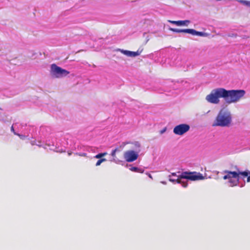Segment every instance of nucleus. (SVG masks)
Wrapping results in <instances>:
<instances>
[{"label": "nucleus", "instance_id": "f257e3e1", "mask_svg": "<svg viewBox=\"0 0 250 250\" xmlns=\"http://www.w3.org/2000/svg\"><path fill=\"white\" fill-rule=\"evenodd\" d=\"M223 173L226 174L223 177L224 180H229L230 187L236 186L239 181L240 176H242L243 178L248 177L247 182H250V172L249 171H240L238 168L235 171H231L229 170H224Z\"/></svg>", "mask_w": 250, "mask_h": 250}, {"label": "nucleus", "instance_id": "f03ea898", "mask_svg": "<svg viewBox=\"0 0 250 250\" xmlns=\"http://www.w3.org/2000/svg\"><path fill=\"white\" fill-rule=\"evenodd\" d=\"M227 90L224 88H218L211 91L210 93L208 95L206 100L211 104H217L219 103V98H223L227 100Z\"/></svg>", "mask_w": 250, "mask_h": 250}, {"label": "nucleus", "instance_id": "7ed1b4c3", "mask_svg": "<svg viewBox=\"0 0 250 250\" xmlns=\"http://www.w3.org/2000/svg\"><path fill=\"white\" fill-rule=\"evenodd\" d=\"M231 122L229 113L221 110L217 116L213 126H229Z\"/></svg>", "mask_w": 250, "mask_h": 250}, {"label": "nucleus", "instance_id": "20e7f679", "mask_svg": "<svg viewBox=\"0 0 250 250\" xmlns=\"http://www.w3.org/2000/svg\"><path fill=\"white\" fill-rule=\"evenodd\" d=\"M182 179H185L192 181H199L204 180L205 177L202 174L196 171H184L182 172L181 174L178 176V178L175 180L177 183L181 184L182 182Z\"/></svg>", "mask_w": 250, "mask_h": 250}, {"label": "nucleus", "instance_id": "39448f33", "mask_svg": "<svg viewBox=\"0 0 250 250\" xmlns=\"http://www.w3.org/2000/svg\"><path fill=\"white\" fill-rule=\"evenodd\" d=\"M245 93V91L242 89L228 90L227 102L229 104L236 103L244 97Z\"/></svg>", "mask_w": 250, "mask_h": 250}, {"label": "nucleus", "instance_id": "423d86ee", "mask_svg": "<svg viewBox=\"0 0 250 250\" xmlns=\"http://www.w3.org/2000/svg\"><path fill=\"white\" fill-rule=\"evenodd\" d=\"M51 73L56 78H60L67 76L69 72L53 63L51 65Z\"/></svg>", "mask_w": 250, "mask_h": 250}, {"label": "nucleus", "instance_id": "0eeeda50", "mask_svg": "<svg viewBox=\"0 0 250 250\" xmlns=\"http://www.w3.org/2000/svg\"><path fill=\"white\" fill-rule=\"evenodd\" d=\"M190 129V126L188 124H183L177 125L173 129V133L178 135H182Z\"/></svg>", "mask_w": 250, "mask_h": 250}, {"label": "nucleus", "instance_id": "6e6552de", "mask_svg": "<svg viewBox=\"0 0 250 250\" xmlns=\"http://www.w3.org/2000/svg\"><path fill=\"white\" fill-rule=\"evenodd\" d=\"M138 156L137 152L131 150L126 151L124 154V158L127 162H132L136 160Z\"/></svg>", "mask_w": 250, "mask_h": 250}, {"label": "nucleus", "instance_id": "1a4fd4ad", "mask_svg": "<svg viewBox=\"0 0 250 250\" xmlns=\"http://www.w3.org/2000/svg\"><path fill=\"white\" fill-rule=\"evenodd\" d=\"M191 29H179L177 28H170L169 30L175 33H185L190 34Z\"/></svg>", "mask_w": 250, "mask_h": 250}, {"label": "nucleus", "instance_id": "9d476101", "mask_svg": "<svg viewBox=\"0 0 250 250\" xmlns=\"http://www.w3.org/2000/svg\"><path fill=\"white\" fill-rule=\"evenodd\" d=\"M190 34L192 35H196V36H203L204 35V33L202 32L197 31L193 29H190Z\"/></svg>", "mask_w": 250, "mask_h": 250}, {"label": "nucleus", "instance_id": "9b49d317", "mask_svg": "<svg viewBox=\"0 0 250 250\" xmlns=\"http://www.w3.org/2000/svg\"><path fill=\"white\" fill-rule=\"evenodd\" d=\"M189 22L188 20L178 21V26L188 25Z\"/></svg>", "mask_w": 250, "mask_h": 250}, {"label": "nucleus", "instance_id": "f8f14e48", "mask_svg": "<svg viewBox=\"0 0 250 250\" xmlns=\"http://www.w3.org/2000/svg\"><path fill=\"white\" fill-rule=\"evenodd\" d=\"M107 154V152L100 153L94 156V158L97 159L102 158V157L106 156Z\"/></svg>", "mask_w": 250, "mask_h": 250}, {"label": "nucleus", "instance_id": "ddd939ff", "mask_svg": "<svg viewBox=\"0 0 250 250\" xmlns=\"http://www.w3.org/2000/svg\"><path fill=\"white\" fill-rule=\"evenodd\" d=\"M119 51L122 53H123V54L127 56L130 57V54H131V51H130L125 50H123V49H119Z\"/></svg>", "mask_w": 250, "mask_h": 250}, {"label": "nucleus", "instance_id": "4468645a", "mask_svg": "<svg viewBox=\"0 0 250 250\" xmlns=\"http://www.w3.org/2000/svg\"><path fill=\"white\" fill-rule=\"evenodd\" d=\"M239 2L245 5H246L248 7H250V1L245 0H240Z\"/></svg>", "mask_w": 250, "mask_h": 250}, {"label": "nucleus", "instance_id": "2eb2a0df", "mask_svg": "<svg viewBox=\"0 0 250 250\" xmlns=\"http://www.w3.org/2000/svg\"><path fill=\"white\" fill-rule=\"evenodd\" d=\"M140 52H139L138 51H136V52L131 51L130 57H136V56H139L140 55Z\"/></svg>", "mask_w": 250, "mask_h": 250}, {"label": "nucleus", "instance_id": "dca6fc26", "mask_svg": "<svg viewBox=\"0 0 250 250\" xmlns=\"http://www.w3.org/2000/svg\"><path fill=\"white\" fill-rule=\"evenodd\" d=\"M118 148H115V149L113 150L111 152V155L115 160V158L116 157V152L117 151Z\"/></svg>", "mask_w": 250, "mask_h": 250}, {"label": "nucleus", "instance_id": "f3484780", "mask_svg": "<svg viewBox=\"0 0 250 250\" xmlns=\"http://www.w3.org/2000/svg\"><path fill=\"white\" fill-rule=\"evenodd\" d=\"M130 169L132 171H134V172H139V169L138 167H132L130 168Z\"/></svg>", "mask_w": 250, "mask_h": 250}, {"label": "nucleus", "instance_id": "a211bd4d", "mask_svg": "<svg viewBox=\"0 0 250 250\" xmlns=\"http://www.w3.org/2000/svg\"><path fill=\"white\" fill-rule=\"evenodd\" d=\"M181 184L182 187H183L184 188H187L188 186V184L187 182L182 181Z\"/></svg>", "mask_w": 250, "mask_h": 250}, {"label": "nucleus", "instance_id": "6ab92c4d", "mask_svg": "<svg viewBox=\"0 0 250 250\" xmlns=\"http://www.w3.org/2000/svg\"><path fill=\"white\" fill-rule=\"evenodd\" d=\"M168 21L169 22H170V23H171L172 24H175V25L178 26V21H170V20H169Z\"/></svg>", "mask_w": 250, "mask_h": 250}, {"label": "nucleus", "instance_id": "aec40b11", "mask_svg": "<svg viewBox=\"0 0 250 250\" xmlns=\"http://www.w3.org/2000/svg\"><path fill=\"white\" fill-rule=\"evenodd\" d=\"M11 131H12L14 133V134L17 135H18V136H20V134H17V133H16L15 132V130H14V129L13 126H11Z\"/></svg>", "mask_w": 250, "mask_h": 250}, {"label": "nucleus", "instance_id": "412c9836", "mask_svg": "<svg viewBox=\"0 0 250 250\" xmlns=\"http://www.w3.org/2000/svg\"><path fill=\"white\" fill-rule=\"evenodd\" d=\"M101 164H102V162L99 159V160H98V161L96 163V166H97V167L99 166Z\"/></svg>", "mask_w": 250, "mask_h": 250}, {"label": "nucleus", "instance_id": "4be33fe9", "mask_svg": "<svg viewBox=\"0 0 250 250\" xmlns=\"http://www.w3.org/2000/svg\"><path fill=\"white\" fill-rule=\"evenodd\" d=\"M100 161L102 162V163L105 162L106 161V159L105 158H100Z\"/></svg>", "mask_w": 250, "mask_h": 250}, {"label": "nucleus", "instance_id": "5701e85b", "mask_svg": "<svg viewBox=\"0 0 250 250\" xmlns=\"http://www.w3.org/2000/svg\"><path fill=\"white\" fill-rule=\"evenodd\" d=\"M78 154L79 156H86V153H82V154Z\"/></svg>", "mask_w": 250, "mask_h": 250}, {"label": "nucleus", "instance_id": "b1692460", "mask_svg": "<svg viewBox=\"0 0 250 250\" xmlns=\"http://www.w3.org/2000/svg\"><path fill=\"white\" fill-rule=\"evenodd\" d=\"M175 180L176 179H169V181L172 182H176Z\"/></svg>", "mask_w": 250, "mask_h": 250}, {"label": "nucleus", "instance_id": "393cba45", "mask_svg": "<svg viewBox=\"0 0 250 250\" xmlns=\"http://www.w3.org/2000/svg\"><path fill=\"white\" fill-rule=\"evenodd\" d=\"M171 175L174 176H176V173H174V172L172 173H171Z\"/></svg>", "mask_w": 250, "mask_h": 250}, {"label": "nucleus", "instance_id": "a878e982", "mask_svg": "<svg viewBox=\"0 0 250 250\" xmlns=\"http://www.w3.org/2000/svg\"><path fill=\"white\" fill-rule=\"evenodd\" d=\"M165 130H163L161 131V133H162L164 132H165Z\"/></svg>", "mask_w": 250, "mask_h": 250}, {"label": "nucleus", "instance_id": "bb28decb", "mask_svg": "<svg viewBox=\"0 0 250 250\" xmlns=\"http://www.w3.org/2000/svg\"><path fill=\"white\" fill-rule=\"evenodd\" d=\"M71 154V152H70V153H68V155H70Z\"/></svg>", "mask_w": 250, "mask_h": 250}, {"label": "nucleus", "instance_id": "cd10ccee", "mask_svg": "<svg viewBox=\"0 0 250 250\" xmlns=\"http://www.w3.org/2000/svg\"><path fill=\"white\" fill-rule=\"evenodd\" d=\"M138 144V146H140V144L138 143H137Z\"/></svg>", "mask_w": 250, "mask_h": 250}]
</instances>
